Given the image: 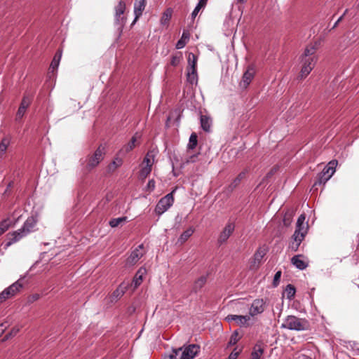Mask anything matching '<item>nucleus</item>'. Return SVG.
Returning <instances> with one entry per match:
<instances>
[{
	"mask_svg": "<svg viewBox=\"0 0 359 359\" xmlns=\"http://www.w3.org/2000/svg\"><path fill=\"white\" fill-rule=\"evenodd\" d=\"M317 46L316 44L308 45L300 57L301 70L299 74L300 79H305L313 69L318 61L316 55Z\"/></svg>",
	"mask_w": 359,
	"mask_h": 359,
	"instance_id": "1",
	"label": "nucleus"
},
{
	"mask_svg": "<svg viewBox=\"0 0 359 359\" xmlns=\"http://www.w3.org/2000/svg\"><path fill=\"white\" fill-rule=\"evenodd\" d=\"M306 216L302 214L297 219L295 231L292 235L293 241L290 243L289 248L293 252H296L307 234L309 225L305 222Z\"/></svg>",
	"mask_w": 359,
	"mask_h": 359,
	"instance_id": "2",
	"label": "nucleus"
},
{
	"mask_svg": "<svg viewBox=\"0 0 359 359\" xmlns=\"http://www.w3.org/2000/svg\"><path fill=\"white\" fill-rule=\"evenodd\" d=\"M309 327L310 324L307 320L294 316H287L281 325L282 328L296 331L307 330Z\"/></svg>",
	"mask_w": 359,
	"mask_h": 359,
	"instance_id": "3",
	"label": "nucleus"
},
{
	"mask_svg": "<svg viewBox=\"0 0 359 359\" xmlns=\"http://www.w3.org/2000/svg\"><path fill=\"white\" fill-rule=\"evenodd\" d=\"M105 154V147L103 145H100L95 152L89 155L86 160V169L88 171L92 170L97 167L99 163L103 160Z\"/></svg>",
	"mask_w": 359,
	"mask_h": 359,
	"instance_id": "4",
	"label": "nucleus"
},
{
	"mask_svg": "<svg viewBox=\"0 0 359 359\" xmlns=\"http://www.w3.org/2000/svg\"><path fill=\"white\" fill-rule=\"evenodd\" d=\"M337 165V161H331L329 162L327 165L325 167L323 171L318 175L317 182L315 183L316 184H325L330 177L334 175L335 172V168Z\"/></svg>",
	"mask_w": 359,
	"mask_h": 359,
	"instance_id": "5",
	"label": "nucleus"
},
{
	"mask_svg": "<svg viewBox=\"0 0 359 359\" xmlns=\"http://www.w3.org/2000/svg\"><path fill=\"white\" fill-rule=\"evenodd\" d=\"M175 191V189L160 199L155 208V212L157 215H162L174 203L173 193Z\"/></svg>",
	"mask_w": 359,
	"mask_h": 359,
	"instance_id": "6",
	"label": "nucleus"
},
{
	"mask_svg": "<svg viewBox=\"0 0 359 359\" xmlns=\"http://www.w3.org/2000/svg\"><path fill=\"white\" fill-rule=\"evenodd\" d=\"M126 10V0H119L114 7V22L117 25L123 26L126 22L125 12Z\"/></svg>",
	"mask_w": 359,
	"mask_h": 359,
	"instance_id": "7",
	"label": "nucleus"
},
{
	"mask_svg": "<svg viewBox=\"0 0 359 359\" xmlns=\"http://www.w3.org/2000/svg\"><path fill=\"white\" fill-rule=\"evenodd\" d=\"M181 348L180 359H193L200 351V346L197 344H189Z\"/></svg>",
	"mask_w": 359,
	"mask_h": 359,
	"instance_id": "8",
	"label": "nucleus"
},
{
	"mask_svg": "<svg viewBox=\"0 0 359 359\" xmlns=\"http://www.w3.org/2000/svg\"><path fill=\"white\" fill-rule=\"evenodd\" d=\"M234 224L232 222H228L218 236V244L222 245L223 243H225L234 231Z\"/></svg>",
	"mask_w": 359,
	"mask_h": 359,
	"instance_id": "9",
	"label": "nucleus"
},
{
	"mask_svg": "<svg viewBox=\"0 0 359 359\" xmlns=\"http://www.w3.org/2000/svg\"><path fill=\"white\" fill-rule=\"evenodd\" d=\"M265 302L262 299H255L249 309L250 317L262 313L265 309Z\"/></svg>",
	"mask_w": 359,
	"mask_h": 359,
	"instance_id": "10",
	"label": "nucleus"
},
{
	"mask_svg": "<svg viewBox=\"0 0 359 359\" xmlns=\"http://www.w3.org/2000/svg\"><path fill=\"white\" fill-rule=\"evenodd\" d=\"M143 256V245H140L136 248L126 259V264L127 266H133L135 264L138 260Z\"/></svg>",
	"mask_w": 359,
	"mask_h": 359,
	"instance_id": "11",
	"label": "nucleus"
},
{
	"mask_svg": "<svg viewBox=\"0 0 359 359\" xmlns=\"http://www.w3.org/2000/svg\"><path fill=\"white\" fill-rule=\"evenodd\" d=\"M255 74V69L253 66H249L246 71L244 72L240 86L242 88H246L252 81Z\"/></svg>",
	"mask_w": 359,
	"mask_h": 359,
	"instance_id": "12",
	"label": "nucleus"
},
{
	"mask_svg": "<svg viewBox=\"0 0 359 359\" xmlns=\"http://www.w3.org/2000/svg\"><path fill=\"white\" fill-rule=\"evenodd\" d=\"M225 319L228 322L234 321L239 326H248V321L250 320V317L249 315H228Z\"/></svg>",
	"mask_w": 359,
	"mask_h": 359,
	"instance_id": "13",
	"label": "nucleus"
},
{
	"mask_svg": "<svg viewBox=\"0 0 359 359\" xmlns=\"http://www.w3.org/2000/svg\"><path fill=\"white\" fill-rule=\"evenodd\" d=\"M31 104V98L29 97L27 95H24L22 97V100L21 101V103L20 104V107L18 109V111L16 113L15 120L19 121L25 115L27 109L29 107V106Z\"/></svg>",
	"mask_w": 359,
	"mask_h": 359,
	"instance_id": "14",
	"label": "nucleus"
},
{
	"mask_svg": "<svg viewBox=\"0 0 359 359\" xmlns=\"http://www.w3.org/2000/svg\"><path fill=\"white\" fill-rule=\"evenodd\" d=\"M129 286L128 283L123 282L113 292L110 296L111 302H117L125 294Z\"/></svg>",
	"mask_w": 359,
	"mask_h": 359,
	"instance_id": "15",
	"label": "nucleus"
},
{
	"mask_svg": "<svg viewBox=\"0 0 359 359\" xmlns=\"http://www.w3.org/2000/svg\"><path fill=\"white\" fill-rule=\"evenodd\" d=\"M265 255H266L265 250L259 248L254 255L253 259L251 262L250 268L252 270L257 269L262 262V259H263V257H264Z\"/></svg>",
	"mask_w": 359,
	"mask_h": 359,
	"instance_id": "16",
	"label": "nucleus"
},
{
	"mask_svg": "<svg viewBox=\"0 0 359 359\" xmlns=\"http://www.w3.org/2000/svg\"><path fill=\"white\" fill-rule=\"evenodd\" d=\"M25 236V233H23L20 229L18 231H13V233H10L8 234V241L5 245V248H8L13 243L19 241L22 238Z\"/></svg>",
	"mask_w": 359,
	"mask_h": 359,
	"instance_id": "17",
	"label": "nucleus"
},
{
	"mask_svg": "<svg viewBox=\"0 0 359 359\" xmlns=\"http://www.w3.org/2000/svg\"><path fill=\"white\" fill-rule=\"evenodd\" d=\"M23 287V283L20 280L15 281L14 283L6 287L5 290L11 298L15 297Z\"/></svg>",
	"mask_w": 359,
	"mask_h": 359,
	"instance_id": "18",
	"label": "nucleus"
},
{
	"mask_svg": "<svg viewBox=\"0 0 359 359\" xmlns=\"http://www.w3.org/2000/svg\"><path fill=\"white\" fill-rule=\"evenodd\" d=\"M146 6V0H136L134 4V13L135 19L133 23H135L138 18L142 15Z\"/></svg>",
	"mask_w": 359,
	"mask_h": 359,
	"instance_id": "19",
	"label": "nucleus"
},
{
	"mask_svg": "<svg viewBox=\"0 0 359 359\" xmlns=\"http://www.w3.org/2000/svg\"><path fill=\"white\" fill-rule=\"evenodd\" d=\"M264 346L262 343L258 342L254 346L250 355V359H264Z\"/></svg>",
	"mask_w": 359,
	"mask_h": 359,
	"instance_id": "20",
	"label": "nucleus"
},
{
	"mask_svg": "<svg viewBox=\"0 0 359 359\" xmlns=\"http://www.w3.org/2000/svg\"><path fill=\"white\" fill-rule=\"evenodd\" d=\"M157 154L158 151L156 149L149 150L144 158L142 165H149L152 168Z\"/></svg>",
	"mask_w": 359,
	"mask_h": 359,
	"instance_id": "21",
	"label": "nucleus"
},
{
	"mask_svg": "<svg viewBox=\"0 0 359 359\" xmlns=\"http://www.w3.org/2000/svg\"><path fill=\"white\" fill-rule=\"evenodd\" d=\"M36 223V219L33 217H28L27 219L25 222L22 227L20 230L25 233V235L27 236L29 233H30L34 227L35 226Z\"/></svg>",
	"mask_w": 359,
	"mask_h": 359,
	"instance_id": "22",
	"label": "nucleus"
},
{
	"mask_svg": "<svg viewBox=\"0 0 359 359\" xmlns=\"http://www.w3.org/2000/svg\"><path fill=\"white\" fill-rule=\"evenodd\" d=\"M147 273V269L144 267H141L137 271L132 284L134 285V287L137 288L143 280L144 276Z\"/></svg>",
	"mask_w": 359,
	"mask_h": 359,
	"instance_id": "23",
	"label": "nucleus"
},
{
	"mask_svg": "<svg viewBox=\"0 0 359 359\" xmlns=\"http://www.w3.org/2000/svg\"><path fill=\"white\" fill-rule=\"evenodd\" d=\"M302 255H297L291 259L292 264L300 270H304L308 266V264L302 259Z\"/></svg>",
	"mask_w": 359,
	"mask_h": 359,
	"instance_id": "24",
	"label": "nucleus"
},
{
	"mask_svg": "<svg viewBox=\"0 0 359 359\" xmlns=\"http://www.w3.org/2000/svg\"><path fill=\"white\" fill-rule=\"evenodd\" d=\"M137 134H135L130 140V141L126 145H124L119 151V154H125L132 151L136 146Z\"/></svg>",
	"mask_w": 359,
	"mask_h": 359,
	"instance_id": "25",
	"label": "nucleus"
},
{
	"mask_svg": "<svg viewBox=\"0 0 359 359\" xmlns=\"http://www.w3.org/2000/svg\"><path fill=\"white\" fill-rule=\"evenodd\" d=\"M123 162V161L121 157L118 156H115L113 161L108 165L107 168V171L109 172H114L117 168L122 165Z\"/></svg>",
	"mask_w": 359,
	"mask_h": 359,
	"instance_id": "26",
	"label": "nucleus"
},
{
	"mask_svg": "<svg viewBox=\"0 0 359 359\" xmlns=\"http://www.w3.org/2000/svg\"><path fill=\"white\" fill-rule=\"evenodd\" d=\"M190 39V33L187 30H184L182 35L181 36V39L177 42L176 43V48L177 49H182L183 48L187 43L189 42Z\"/></svg>",
	"mask_w": 359,
	"mask_h": 359,
	"instance_id": "27",
	"label": "nucleus"
},
{
	"mask_svg": "<svg viewBox=\"0 0 359 359\" xmlns=\"http://www.w3.org/2000/svg\"><path fill=\"white\" fill-rule=\"evenodd\" d=\"M207 282V277L202 276L195 280L193 285V291L197 292L202 289Z\"/></svg>",
	"mask_w": 359,
	"mask_h": 359,
	"instance_id": "28",
	"label": "nucleus"
},
{
	"mask_svg": "<svg viewBox=\"0 0 359 359\" xmlns=\"http://www.w3.org/2000/svg\"><path fill=\"white\" fill-rule=\"evenodd\" d=\"M62 50H58L57 51V53H55L52 62H51V64L50 65V69L52 71V72H54L55 69H57L58 66H59V63H60V61L61 60V57H62Z\"/></svg>",
	"mask_w": 359,
	"mask_h": 359,
	"instance_id": "29",
	"label": "nucleus"
},
{
	"mask_svg": "<svg viewBox=\"0 0 359 359\" xmlns=\"http://www.w3.org/2000/svg\"><path fill=\"white\" fill-rule=\"evenodd\" d=\"M11 139L12 137L10 135H7L2 138L0 142V153H6L8 146L11 144Z\"/></svg>",
	"mask_w": 359,
	"mask_h": 359,
	"instance_id": "30",
	"label": "nucleus"
},
{
	"mask_svg": "<svg viewBox=\"0 0 359 359\" xmlns=\"http://www.w3.org/2000/svg\"><path fill=\"white\" fill-rule=\"evenodd\" d=\"M201 124L203 130L209 132L212 126V120L207 116H201Z\"/></svg>",
	"mask_w": 359,
	"mask_h": 359,
	"instance_id": "31",
	"label": "nucleus"
},
{
	"mask_svg": "<svg viewBox=\"0 0 359 359\" xmlns=\"http://www.w3.org/2000/svg\"><path fill=\"white\" fill-rule=\"evenodd\" d=\"M187 76L188 82H189L191 84L197 83L198 75H197L196 69H187Z\"/></svg>",
	"mask_w": 359,
	"mask_h": 359,
	"instance_id": "32",
	"label": "nucleus"
},
{
	"mask_svg": "<svg viewBox=\"0 0 359 359\" xmlns=\"http://www.w3.org/2000/svg\"><path fill=\"white\" fill-rule=\"evenodd\" d=\"M194 230L193 228H189L187 230L184 231L178 238L177 243L180 244H183L185 243L189 237L193 234Z\"/></svg>",
	"mask_w": 359,
	"mask_h": 359,
	"instance_id": "33",
	"label": "nucleus"
},
{
	"mask_svg": "<svg viewBox=\"0 0 359 359\" xmlns=\"http://www.w3.org/2000/svg\"><path fill=\"white\" fill-rule=\"evenodd\" d=\"M172 10L171 8H168L164 11L161 18V23L163 25H168L169 21L172 18Z\"/></svg>",
	"mask_w": 359,
	"mask_h": 359,
	"instance_id": "34",
	"label": "nucleus"
},
{
	"mask_svg": "<svg viewBox=\"0 0 359 359\" xmlns=\"http://www.w3.org/2000/svg\"><path fill=\"white\" fill-rule=\"evenodd\" d=\"M152 168L149 165H141V169L139 172L140 178L145 180L147 176L151 173Z\"/></svg>",
	"mask_w": 359,
	"mask_h": 359,
	"instance_id": "35",
	"label": "nucleus"
},
{
	"mask_svg": "<svg viewBox=\"0 0 359 359\" xmlns=\"http://www.w3.org/2000/svg\"><path fill=\"white\" fill-rule=\"evenodd\" d=\"M197 60V56L195 54L189 53L188 55V69H196Z\"/></svg>",
	"mask_w": 359,
	"mask_h": 359,
	"instance_id": "36",
	"label": "nucleus"
},
{
	"mask_svg": "<svg viewBox=\"0 0 359 359\" xmlns=\"http://www.w3.org/2000/svg\"><path fill=\"white\" fill-rule=\"evenodd\" d=\"M294 215L293 210H288L285 212L283 219V224L285 226H289L291 224Z\"/></svg>",
	"mask_w": 359,
	"mask_h": 359,
	"instance_id": "37",
	"label": "nucleus"
},
{
	"mask_svg": "<svg viewBox=\"0 0 359 359\" xmlns=\"http://www.w3.org/2000/svg\"><path fill=\"white\" fill-rule=\"evenodd\" d=\"M126 220H127V217H118V218H114V219H111L109 221V225L112 228H114V227H116V226H119L120 224H123Z\"/></svg>",
	"mask_w": 359,
	"mask_h": 359,
	"instance_id": "38",
	"label": "nucleus"
},
{
	"mask_svg": "<svg viewBox=\"0 0 359 359\" xmlns=\"http://www.w3.org/2000/svg\"><path fill=\"white\" fill-rule=\"evenodd\" d=\"M198 143L197 135L196 133H192L189 137V144L187 145L188 149H194Z\"/></svg>",
	"mask_w": 359,
	"mask_h": 359,
	"instance_id": "39",
	"label": "nucleus"
},
{
	"mask_svg": "<svg viewBox=\"0 0 359 359\" xmlns=\"http://www.w3.org/2000/svg\"><path fill=\"white\" fill-rule=\"evenodd\" d=\"M295 292L296 290L293 285L289 284L286 286L285 293L287 299H292L295 294Z\"/></svg>",
	"mask_w": 359,
	"mask_h": 359,
	"instance_id": "40",
	"label": "nucleus"
},
{
	"mask_svg": "<svg viewBox=\"0 0 359 359\" xmlns=\"http://www.w3.org/2000/svg\"><path fill=\"white\" fill-rule=\"evenodd\" d=\"M10 226L8 219H4L0 222V236L8 230Z\"/></svg>",
	"mask_w": 359,
	"mask_h": 359,
	"instance_id": "41",
	"label": "nucleus"
},
{
	"mask_svg": "<svg viewBox=\"0 0 359 359\" xmlns=\"http://www.w3.org/2000/svg\"><path fill=\"white\" fill-rule=\"evenodd\" d=\"M239 339H240V337L238 336V331H234L230 337V339L229 341V345L232 346V345L236 344L238 341Z\"/></svg>",
	"mask_w": 359,
	"mask_h": 359,
	"instance_id": "42",
	"label": "nucleus"
},
{
	"mask_svg": "<svg viewBox=\"0 0 359 359\" xmlns=\"http://www.w3.org/2000/svg\"><path fill=\"white\" fill-rule=\"evenodd\" d=\"M19 330H20V329H19L18 327H13V328L11 329V332H10L9 333H8V334L5 336V337H4V339H3V341H6V340H7V339H10V338H11V337H13L15 336V335L18 333Z\"/></svg>",
	"mask_w": 359,
	"mask_h": 359,
	"instance_id": "43",
	"label": "nucleus"
},
{
	"mask_svg": "<svg viewBox=\"0 0 359 359\" xmlns=\"http://www.w3.org/2000/svg\"><path fill=\"white\" fill-rule=\"evenodd\" d=\"M181 60V55H172L170 60V65L172 66L176 67L177 66Z\"/></svg>",
	"mask_w": 359,
	"mask_h": 359,
	"instance_id": "44",
	"label": "nucleus"
},
{
	"mask_svg": "<svg viewBox=\"0 0 359 359\" xmlns=\"http://www.w3.org/2000/svg\"><path fill=\"white\" fill-rule=\"evenodd\" d=\"M10 296L7 294L5 289L0 293V304H2L7 299H10Z\"/></svg>",
	"mask_w": 359,
	"mask_h": 359,
	"instance_id": "45",
	"label": "nucleus"
},
{
	"mask_svg": "<svg viewBox=\"0 0 359 359\" xmlns=\"http://www.w3.org/2000/svg\"><path fill=\"white\" fill-rule=\"evenodd\" d=\"M155 189V181L154 180H150L146 187L147 191L151 192Z\"/></svg>",
	"mask_w": 359,
	"mask_h": 359,
	"instance_id": "46",
	"label": "nucleus"
},
{
	"mask_svg": "<svg viewBox=\"0 0 359 359\" xmlns=\"http://www.w3.org/2000/svg\"><path fill=\"white\" fill-rule=\"evenodd\" d=\"M241 349L237 350V348H234L233 351L230 353L228 359H236L240 354Z\"/></svg>",
	"mask_w": 359,
	"mask_h": 359,
	"instance_id": "47",
	"label": "nucleus"
},
{
	"mask_svg": "<svg viewBox=\"0 0 359 359\" xmlns=\"http://www.w3.org/2000/svg\"><path fill=\"white\" fill-rule=\"evenodd\" d=\"M280 277H281V271H277L275 273L274 277H273V284L274 286H277L278 285Z\"/></svg>",
	"mask_w": 359,
	"mask_h": 359,
	"instance_id": "48",
	"label": "nucleus"
},
{
	"mask_svg": "<svg viewBox=\"0 0 359 359\" xmlns=\"http://www.w3.org/2000/svg\"><path fill=\"white\" fill-rule=\"evenodd\" d=\"M201 8H203L201 6H198V4L196 5V6L195 7L194 10L191 13L192 18H195L196 17V15H198V12Z\"/></svg>",
	"mask_w": 359,
	"mask_h": 359,
	"instance_id": "49",
	"label": "nucleus"
},
{
	"mask_svg": "<svg viewBox=\"0 0 359 359\" xmlns=\"http://www.w3.org/2000/svg\"><path fill=\"white\" fill-rule=\"evenodd\" d=\"M39 298H40V295L39 294H34L29 297V302H33L34 301L38 300Z\"/></svg>",
	"mask_w": 359,
	"mask_h": 359,
	"instance_id": "50",
	"label": "nucleus"
},
{
	"mask_svg": "<svg viewBox=\"0 0 359 359\" xmlns=\"http://www.w3.org/2000/svg\"><path fill=\"white\" fill-rule=\"evenodd\" d=\"M196 158H197L196 155H192L186 159L185 163H194V162H195Z\"/></svg>",
	"mask_w": 359,
	"mask_h": 359,
	"instance_id": "51",
	"label": "nucleus"
},
{
	"mask_svg": "<svg viewBox=\"0 0 359 359\" xmlns=\"http://www.w3.org/2000/svg\"><path fill=\"white\" fill-rule=\"evenodd\" d=\"M295 359H311V358L306 356L304 354H299Z\"/></svg>",
	"mask_w": 359,
	"mask_h": 359,
	"instance_id": "52",
	"label": "nucleus"
},
{
	"mask_svg": "<svg viewBox=\"0 0 359 359\" xmlns=\"http://www.w3.org/2000/svg\"><path fill=\"white\" fill-rule=\"evenodd\" d=\"M208 0H200L198 3V5L201 6L202 8H204L207 4Z\"/></svg>",
	"mask_w": 359,
	"mask_h": 359,
	"instance_id": "53",
	"label": "nucleus"
},
{
	"mask_svg": "<svg viewBox=\"0 0 359 359\" xmlns=\"http://www.w3.org/2000/svg\"><path fill=\"white\" fill-rule=\"evenodd\" d=\"M6 329V326L4 324L0 325V336L4 332L5 330Z\"/></svg>",
	"mask_w": 359,
	"mask_h": 359,
	"instance_id": "54",
	"label": "nucleus"
},
{
	"mask_svg": "<svg viewBox=\"0 0 359 359\" xmlns=\"http://www.w3.org/2000/svg\"><path fill=\"white\" fill-rule=\"evenodd\" d=\"M343 19V15H341L338 20L337 21L334 23V28L336 27L337 26V25L339 24V22Z\"/></svg>",
	"mask_w": 359,
	"mask_h": 359,
	"instance_id": "55",
	"label": "nucleus"
},
{
	"mask_svg": "<svg viewBox=\"0 0 359 359\" xmlns=\"http://www.w3.org/2000/svg\"><path fill=\"white\" fill-rule=\"evenodd\" d=\"M236 1H237V2H238V3H242V4H243V3H245V2H246V1H247V0H236Z\"/></svg>",
	"mask_w": 359,
	"mask_h": 359,
	"instance_id": "56",
	"label": "nucleus"
},
{
	"mask_svg": "<svg viewBox=\"0 0 359 359\" xmlns=\"http://www.w3.org/2000/svg\"><path fill=\"white\" fill-rule=\"evenodd\" d=\"M347 12H348V10L346 9V10L344 11V14L342 15H343V17H344V16L347 13Z\"/></svg>",
	"mask_w": 359,
	"mask_h": 359,
	"instance_id": "57",
	"label": "nucleus"
}]
</instances>
